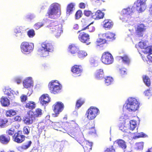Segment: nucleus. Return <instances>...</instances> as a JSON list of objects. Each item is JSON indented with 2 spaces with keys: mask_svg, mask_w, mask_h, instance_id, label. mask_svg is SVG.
Returning <instances> with one entry per match:
<instances>
[{
  "mask_svg": "<svg viewBox=\"0 0 152 152\" xmlns=\"http://www.w3.org/2000/svg\"><path fill=\"white\" fill-rule=\"evenodd\" d=\"M65 128L70 132L71 136L76 139L80 135L81 129L77 124L74 121L66 122L64 124Z\"/></svg>",
  "mask_w": 152,
  "mask_h": 152,
  "instance_id": "f257e3e1",
  "label": "nucleus"
},
{
  "mask_svg": "<svg viewBox=\"0 0 152 152\" xmlns=\"http://www.w3.org/2000/svg\"><path fill=\"white\" fill-rule=\"evenodd\" d=\"M46 21L49 23L47 27L56 37H59L63 33L62 25L56 21H49L47 20Z\"/></svg>",
  "mask_w": 152,
  "mask_h": 152,
  "instance_id": "f03ea898",
  "label": "nucleus"
},
{
  "mask_svg": "<svg viewBox=\"0 0 152 152\" xmlns=\"http://www.w3.org/2000/svg\"><path fill=\"white\" fill-rule=\"evenodd\" d=\"M140 105V103L136 99L130 97L128 99V103L125 107L129 111L135 112L139 109Z\"/></svg>",
  "mask_w": 152,
  "mask_h": 152,
  "instance_id": "7ed1b4c3",
  "label": "nucleus"
},
{
  "mask_svg": "<svg viewBox=\"0 0 152 152\" xmlns=\"http://www.w3.org/2000/svg\"><path fill=\"white\" fill-rule=\"evenodd\" d=\"M80 136L77 137L76 140L82 146L85 152H89L91 150L92 143L85 140L82 133L80 132Z\"/></svg>",
  "mask_w": 152,
  "mask_h": 152,
  "instance_id": "20e7f679",
  "label": "nucleus"
},
{
  "mask_svg": "<svg viewBox=\"0 0 152 152\" xmlns=\"http://www.w3.org/2000/svg\"><path fill=\"white\" fill-rule=\"evenodd\" d=\"M48 87L50 92L53 94H57L61 91L62 86L56 80H52L49 83Z\"/></svg>",
  "mask_w": 152,
  "mask_h": 152,
  "instance_id": "39448f33",
  "label": "nucleus"
},
{
  "mask_svg": "<svg viewBox=\"0 0 152 152\" xmlns=\"http://www.w3.org/2000/svg\"><path fill=\"white\" fill-rule=\"evenodd\" d=\"M21 52L24 53H29L32 52L34 48V44L33 43L26 41L22 42L20 45Z\"/></svg>",
  "mask_w": 152,
  "mask_h": 152,
  "instance_id": "423d86ee",
  "label": "nucleus"
},
{
  "mask_svg": "<svg viewBox=\"0 0 152 152\" xmlns=\"http://www.w3.org/2000/svg\"><path fill=\"white\" fill-rule=\"evenodd\" d=\"M102 62L106 64H110L114 61V58L112 54L108 51L103 53L101 58Z\"/></svg>",
  "mask_w": 152,
  "mask_h": 152,
  "instance_id": "0eeeda50",
  "label": "nucleus"
},
{
  "mask_svg": "<svg viewBox=\"0 0 152 152\" xmlns=\"http://www.w3.org/2000/svg\"><path fill=\"white\" fill-rule=\"evenodd\" d=\"M99 113V110L97 108L91 107L86 111V115L89 120L94 119Z\"/></svg>",
  "mask_w": 152,
  "mask_h": 152,
  "instance_id": "6e6552de",
  "label": "nucleus"
},
{
  "mask_svg": "<svg viewBox=\"0 0 152 152\" xmlns=\"http://www.w3.org/2000/svg\"><path fill=\"white\" fill-rule=\"evenodd\" d=\"M77 33H79L78 38L80 42L83 43H86L88 45L90 43L89 42L90 36L88 34L82 30L79 31Z\"/></svg>",
  "mask_w": 152,
  "mask_h": 152,
  "instance_id": "1a4fd4ad",
  "label": "nucleus"
},
{
  "mask_svg": "<svg viewBox=\"0 0 152 152\" xmlns=\"http://www.w3.org/2000/svg\"><path fill=\"white\" fill-rule=\"evenodd\" d=\"M59 11L58 15H60L61 14V11L60 10H58V6L57 4L55 3H54L51 4L49 8L48 9L47 14L49 17L52 18L53 16L56 15L57 13Z\"/></svg>",
  "mask_w": 152,
  "mask_h": 152,
  "instance_id": "9d476101",
  "label": "nucleus"
},
{
  "mask_svg": "<svg viewBox=\"0 0 152 152\" xmlns=\"http://www.w3.org/2000/svg\"><path fill=\"white\" fill-rule=\"evenodd\" d=\"M147 0H137L134 3V6L139 12H142L146 8V1Z\"/></svg>",
  "mask_w": 152,
  "mask_h": 152,
  "instance_id": "9b49d317",
  "label": "nucleus"
},
{
  "mask_svg": "<svg viewBox=\"0 0 152 152\" xmlns=\"http://www.w3.org/2000/svg\"><path fill=\"white\" fill-rule=\"evenodd\" d=\"M53 110L55 113L53 114V116L54 117H57L60 112H61L64 108L63 104L61 102H57L53 106Z\"/></svg>",
  "mask_w": 152,
  "mask_h": 152,
  "instance_id": "f8f14e48",
  "label": "nucleus"
},
{
  "mask_svg": "<svg viewBox=\"0 0 152 152\" xmlns=\"http://www.w3.org/2000/svg\"><path fill=\"white\" fill-rule=\"evenodd\" d=\"M25 136L23 134L22 131H19L15 133L12 136V138L14 142L20 143L25 140Z\"/></svg>",
  "mask_w": 152,
  "mask_h": 152,
  "instance_id": "ddd939ff",
  "label": "nucleus"
},
{
  "mask_svg": "<svg viewBox=\"0 0 152 152\" xmlns=\"http://www.w3.org/2000/svg\"><path fill=\"white\" fill-rule=\"evenodd\" d=\"M71 71L73 74L79 76L83 72V68L81 65L75 64L71 67Z\"/></svg>",
  "mask_w": 152,
  "mask_h": 152,
  "instance_id": "4468645a",
  "label": "nucleus"
},
{
  "mask_svg": "<svg viewBox=\"0 0 152 152\" xmlns=\"http://www.w3.org/2000/svg\"><path fill=\"white\" fill-rule=\"evenodd\" d=\"M29 112L28 113V116H25L23 119V121L24 123L27 125H29L33 124L34 121L35 119L32 115H31Z\"/></svg>",
  "mask_w": 152,
  "mask_h": 152,
  "instance_id": "2eb2a0df",
  "label": "nucleus"
},
{
  "mask_svg": "<svg viewBox=\"0 0 152 152\" xmlns=\"http://www.w3.org/2000/svg\"><path fill=\"white\" fill-rule=\"evenodd\" d=\"M145 30V26L143 24H140L137 26L136 30V33L138 37H142L143 33Z\"/></svg>",
  "mask_w": 152,
  "mask_h": 152,
  "instance_id": "dca6fc26",
  "label": "nucleus"
},
{
  "mask_svg": "<svg viewBox=\"0 0 152 152\" xmlns=\"http://www.w3.org/2000/svg\"><path fill=\"white\" fill-rule=\"evenodd\" d=\"M42 48H44L49 52H52L53 50V47L52 44L46 41L43 42L41 44Z\"/></svg>",
  "mask_w": 152,
  "mask_h": 152,
  "instance_id": "f3484780",
  "label": "nucleus"
},
{
  "mask_svg": "<svg viewBox=\"0 0 152 152\" xmlns=\"http://www.w3.org/2000/svg\"><path fill=\"white\" fill-rule=\"evenodd\" d=\"M139 46L141 49L145 48V53L150 55L152 54V46L146 47L144 42H140Z\"/></svg>",
  "mask_w": 152,
  "mask_h": 152,
  "instance_id": "a211bd4d",
  "label": "nucleus"
},
{
  "mask_svg": "<svg viewBox=\"0 0 152 152\" xmlns=\"http://www.w3.org/2000/svg\"><path fill=\"white\" fill-rule=\"evenodd\" d=\"M115 33L110 31L102 34V36L107 39V41H109L114 40L115 39Z\"/></svg>",
  "mask_w": 152,
  "mask_h": 152,
  "instance_id": "6ab92c4d",
  "label": "nucleus"
},
{
  "mask_svg": "<svg viewBox=\"0 0 152 152\" xmlns=\"http://www.w3.org/2000/svg\"><path fill=\"white\" fill-rule=\"evenodd\" d=\"M40 103L42 105H44L48 103L50 101V98L47 94L42 95L39 98Z\"/></svg>",
  "mask_w": 152,
  "mask_h": 152,
  "instance_id": "aec40b11",
  "label": "nucleus"
},
{
  "mask_svg": "<svg viewBox=\"0 0 152 152\" xmlns=\"http://www.w3.org/2000/svg\"><path fill=\"white\" fill-rule=\"evenodd\" d=\"M28 111L31 113V115H32L35 119L36 118L41 117L42 114V110L39 108L36 109L34 112L31 110Z\"/></svg>",
  "mask_w": 152,
  "mask_h": 152,
  "instance_id": "412c9836",
  "label": "nucleus"
},
{
  "mask_svg": "<svg viewBox=\"0 0 152 152\" xmlns=\"http://www.w3.org/2000/svg\"><path fill=\"white\" fill-rule=\"evenodd\" d=\"M113 25V22L110 19H105L103 21V26L105 28L110 29L112 27Z\"/></svg>",
  "mask_w": 152,
  "mask_h": 152,
  "instance_id": "4be33fe9",
  "label": "nucleus"
},
{
  "mask_svg": "<svg viewBox=\"0 0 152 152\" xmlns=\"http://www.w3.org/2000/svg\"><path fill=\"white\" fill-rule=\"evenodd\" d=\"M10 140L9 136L5 134H2L0 136V142L4 144L9 143Z\"/></svg>",
  "mask_w": 152,
  "mask_h": 152,
  "instance_id": "5701e85b",
  "label": "nucleus"
},
{
  "mask_svg": "<svg viewBox=\"0 0 152 152\" xmlns=\"http://www.w3.org/2000/svg\"><path fill=\"white\" fill-rule=\"evenodd\" d=\"M87 127L88 130V132L89 134H92L95 133L94 124L93 122H89L87 125Z\"/></svg>",
  "mask_w": 152,
  "mask_h": 152,
  "instance_id": "b1692460",
  "label": "nucleus"
},
{
  "mask_svg": "<svg viewBox=\"0 0 152 152\" xmlns=\"http://www.w3.org/2000/svg\"><path fill=\"white\" fill-rule=\"evenodd\" d=\"M104 76L103 69H100L97 70L94 74L95 78L97 79H101L103 78Z\"/></svg>",
  "mask_w": 152,
  "mask_h": 152,
  "instance_id": "393cba45",
  "label": "nucleus"
},
{
  "mask_svg": "<svg viewBox=\"0 0 152 152\" xmlns=\"http://www.w3.org/2000/svg\"><path fill=\"white\" fill-rule=\"evenodd\" d=\"M104 14L101 11L98 10L92 16L93 18L96 20L102 18L104 16Z\"/></svg>",
  "mask_w": 152,
  "mask_h": 152,
  "instance_id": "a878e982",
  "label": "nucleus"
},
{
  "mask_svg": "<svg viewBox=\"0 0 152 152\" xmlns=\"http://www.w3.org/2000/svg\"><path fill=\"white\" fill-rule=\"evenodd\" d=\"M33 82L30 78L26 79L23 82L24 87L26 88H28L32 86Z\"/></svg>",
  "mask_w": 152,
  "mask_h": 152,
  "instance_id": "bb28decb",
  "label": "nucleus"
},
{
  "mask_svg": "<svg viewBox=\"0 0 152 152\" xmlns=\"http://www.w3.org/2000/svg\"><path fill=\"white\" fill-rule=\"evenodd\" d=\"M134 8L133 7H128L126 9H123L122 11L123 15H126V16L131 15L132 14L133 12V10Z\"/></svg>",
  "mask_w": 152,
  "mask_h": 152,
  "instance_id": "cd10ccee",
  "label": "nucleus"
},
{
  "mask_svg": "<svg viewBox=\"0 0 152 152\" xmlns=\"http://www.w3.org/2000/svg\"><path fill=\"white\" fill-rule=\"evenodd\" d=\"M120 59L122 60V61L124 64L129 65L130 62V60L128 56L126 55H124L120 57Z\"/></svg>",
  "mask_w": 152,
  "mask_h": 152,
  "instance_id": "c85d7f7f",
  "label": "nucleus"
},
{
  "mask_svg": "<svg viewBox=\"0 0 152 152\" xmlns=\"http://www.w3.org/2000/svg\"><path fill=\"white\" fill-rule=\"evenodd\" d=\"M70 53L72 54H75L78 51V48L74 44H72L69 47Z\"/></svg>",
  "mask_w": 152,
  "mask_h": 152,
  "instance_id": "c756f323",
  "label": "nucleus"
},
{
  "mask_svg": "<svg viewBox=\"0 0 152 152\" xmlns=\"http://www.w3.org/2000/svg\"><path fill=\"white\" fill-rule=\"evenodd\" d=\"M37 53L38 54L43 57H45L48 56L49 54V52L46 51L44 48H39L37 50Z\"/></svg>",
  "mask_w": 152,
  "mask_h": 152,
  "instance_id": "7c9ffc66",
  "label": "nucleus"
},
{
  "mask_svg": "<svg viewBox=\"0 0 152 152\" xmlns=\"http://www.w3.org/2000/svg\"><path fill=\"white\" fill-rule=\"evenodd\" d=\"M0 102L3 106L7 107L10 104L9 100L7 98L4 97L3 96L1 98Z\"/></svg>",
  "mask_w": 152,
  "mask_h": 152,
  "instance_id": "2f4dec72",
  "label": "nucleus"
},
{
  "mask_svg": "<svg viewBox=\"0 0 152 152\" xmlns=\"http://www.w3.org/2000/svg\"><path fill=\"white\" fill-rule=\"evenodd\" d=\"M36 104L35 102L32 101H29L26 104L25 107L28 109L32 110L35 108Z\"/></svg>",
  "mask_w": 152,
  "mask_h": 152,
  "instance_id": "473e14b6",
  "label": "nucleus"
},
{
  "mask_svg": "<svg viewBox=\"0 0 152 152\" xmlns=\"http://www.w3.org/2000/svg\"><path fill=\"white\" fill-rule=\"evenodd\" d=\"M118 145L121 148L125 149L126 148V145L125 142L123 140L121 139L117 140L115 141Z\"/></svg>",
  "mask_w": 152,
  "mask_h": 152,
  "instance_id": "72a5a7b5",
  "label": "nucleus"
},
{
  "mask_svg": "<svg viewBox=\"0 0 152 152\" xmlns=\"http://www.w3.org/2000/svg\"><path fill=\"white\" fill-rule=\"evenodd\" d=\"M74 7V5L72 3L68 4L66 10L67 14L69 15L71 13V12L73 11V9Z\"/></svg>",
  "mask_w": 152,
  "mask_h": 152,
  "instance_id": "f704fd0d",
  "label": "nucleus"
},
{
  "mask_svg": "<svg viewBox=\"0 0 152 152\" xmlns=\"http://www.w3.org/2000/svg\"><path fill=\"white\" fill-rule=\"evenodd\" d=\"M16 114V112L15 110L11 109L7 110L6 112V115L7 117H11Z\"/></svg>",
  "mask_w": 152,
  "mask_h": 152,
  "instance_id": "c9c22d12",
  "label": "nucleus"
},
{
  "mask_svg": "<svg viewBox=\"0 0 152 152\" xmlns=\"http://www.w3.org/2000/svg\"><path fill=\"white\" fill-rule=\"evenodd\" d=\"M87 53L83 50H78L77 52V55L80 58H83L85 57L87 55Z\"/></svg>",
  "mask_w": 152,
  "mask_h": 152,
  "instance_id": "e433bc0d",
  "label": "nucleus"
},
{
  "mask_svg": "<svg viewBox=\"0 0 152 152\" xmlns=\"http://www.w3.org/2000/svg\"><path fill=\"white\" fill-rule=\"evenodd\" d=\"M143 80L145 84L148 87L151 85L150 80L148 77L147 75H144L142 77Z\"/></svg>",
  "mask_w": 152,
  "mask_h": 152,
  "instance_id": "4c0bfd02",
  "label": "nucleus"
},
{
  "mask_svg": "<svg viewBox=\"0 0 152 152\" xmlns=\"http://www.w3.org/2000/svg\"><path fill=\"white\" fill-rule=\"evenodd\" d=\"M113 78L111 77L107 76L105 78V83L107 86L112 84L113 82Z\"/></svg>",
  "mask_w": 152,
  "mask_h": 152,
  "instance_id": "58836bf2",
  "label": "nucleus"
},
{
  "mask_svg": "<svg viewBox=\"0 0 152 152\" xmlns=\"http://www.w3.org/2000/svg\"><path fill=\"white\" fill-rule=\"evenodd\" d=\"M31 143V141H29L26 144L23 145L19 147V148L20 149L22 150H26L30 147Z\"/></svg>",
  "mask_w": 152,
  "mask_h": 152,
  "instance_id": "ea45409f",
  "label": "nucleus"
},
{
  "mask_svg": "<svg viewBox=\"0 0 152 152\" xmlns=\"http://www.w3.org/2000/svg\"><path fill=\"white\" fill-rule=\"evenodd\" d=\"M47 23L46 21H44L43 23L37 22L34 25V27L37 30L45 25Z\"/></svg>",
  "mask_w": 152,
  "mask_h": 152,
  "instance_id": "a19ab883",
  "label": "nucleus"
},
{
  "mask_svg": "<svg viewBox=\"0 0 152 152\" xmlns=\"http://www.w3.org/2000/svg\"><path fill=\"white\" fill-rule=\"evenodd\" d=\"M144 142H143L136 143L135 144V148L137 150H142L143 148Z\"/></svg>",
  "mask_w": 152,
  "mask_h": 152,
  "instance_id": "79ce46f5",
  "label": "nucleus"
},
{
  "mask_svg": "<svg viewBox=\"0 0 152 152\" xmlns=\"http://www.w3.org/2000/svg\"><path fill=\"white\" fill-rule=\"evenodd\" d=\"M130 129L132 131L134 130L137 126V124L135 120H132L130 121Z\"/></svg>",
  "mask_w": 152,
  "mask_h": 152,
  "instance_id": "37998d69",
  "label": "nucleus"
},
{
  "mask_svg": "<svg viewBox=\"0 0 152 152\" xmlns=\"http://www.w3.org/2000/svg\"><path fill=\"white\" fill-rule=\"evenodd\" d=\"M22 30L20 27H17L14 30V32L16 34H20V38L21 39L23 38L24 35L22 33Z\"/></svg>",
  "mask_w": 152,
  "mask_h": 152,
  "instance_id": "c03bdc74",
  "label": "nucleus"
},
{
  "mask_svg": "<svg viewBox=\"0 0 152 152\" xmlns=\"http://www.w3.org/2000/svg\"><path fill=\"white\" fill-rule=\"evenodd\" d=\"M106 42L107 40L105 39L99 38L97 39L96 42L97 46H100L106 43Z\"/></svg>",
  "mask_w": 152,
  "mask_h": 152,
  "instance_id": "a18cd8bd",
  "label": "nucleus"
},
{
  "mask_svg": "<svg viewBox=\"0 0 152 152\" xmlns=\"http://www.w3.org/2000/svg\"><path fill=\"white\" fill-rule=\"evenodd\" d=\"M119 128L121 130L124 132L128 133L129 132V128L124 126L123 124L121 125Z\"/></svg>",
  "mask_w": 152,
  "mask_h": 152,
  "instance_id": "49530a36",
  "label": "nucleus"
},
{
  "mask_svg": "<svg viewBox=\"0 0 152 152\" xmlns=\"http://www.w3.org/2000/svg\"><path fill=\"white\" fill-rule=\"evenodd\" d=\"M84 102V101L81 99H80L77 101L76 103V107L77 108L80 107Z\"/></svg>",
  "mask_w": 152,
  "mask_h": 152,
  "instance_id": "de8ad7c7",
  "label": "nucleus"
},
{
  "mask_svg": "<svg viewBox=\"0 0 152 152\" xmlns=\"http://www.w3.org/2000/svg\"><path fill=\"white\" fill-rule=\"evenodd\" d=\"M12 90L10 88L7 89L6 88H5L4 90V94L8 96H11L13 95V94L12 92Z\"/></svg>",
  "mask_w": 152,
  "mask_h": 152,
  "instance_id": "09e8293b",
  "label": "nucleus"
},
{
  "mask_svg": "<svg viewBox=\"0 0 152 152\" xmlns=\"http://www.w3.org/2000/svg\"><path fill=\"white\" fill-rule=\"evenodd\" d=\"M6 133L8 135L13 136L15 133V130L14 129L10 128L6 131Z\"/></svg>",
  "mask_w": 152,
  "mask_h": 152,
  "instance_id": "8fccbe9b",
  "label": "nucleus"
},
{
  "mask_svg": "<svg viewBox=\"0 0 152 152\" xmlns=\"http://www.w3.org/2000/svg\"><path fill=\"white\" fill-rule=\"evenodd\" d=\"M147 136L143 132H140L139 133H137L136 135L135 136V138H139L141 137H147Z\"/></svg>",
  "mask_w": 152,
  "mask_h": 152,
  "instance_id": "3c124183",
  "label": "nucleus"
},
{
  "mask_svg": "<svg viewBox=\"0 0 152 152\" xmlns=\"http://www.w3.org/2000/svg\"><path fill=\"white\" fill-rule=\"evenodd\" d=\"M27 34L29 37L32 38L35 35L34 31L33 29H30L27 31Z\"/></svg>",
  "mask_w": 152,
  "mask_h": 152,
  "instance_id": "603ef678",
  "label": "nucleus"
},
{
  "mask_svg": "<svg viewBox=\"0 0 152 152\" xmlns=\"http://www.w3.org/2000/svg\"><path fill=\"white\" fill-rule=\"evenodd\" d=\"M8 122V121L7 118H4L0 119V126L1 127H3Z\"/></svg>",
  "mask_w": 152,
  "mask_h": 152,
  "instance_id": "864d4df0",
  "label": "nucleus"
},
{
  "mask_svg": "<svg viewBox=\"0 0 152 152\" xmlns=\"http://www.w3.org/2000/svg\"><path fill=\"white\" fill-rule=\"evenodd\" d=\"M30 127L28 126H25L23 128V132L25 134H28L30 133Z\"/></svg>",
  "mask_w": 152,
  "mask_h": 152,
  "instance_id": "5fc2aeb1",
  "label": "nucleus"
},
{
  "mask_svg": "<svg viewBox=\"0 0 152 152\" xmlns=\"http://www.w3.org/2000/svg\"><path fill=\"white\" fill-rule=\"evenodd\" d=\"M89 23H88L86 22H83L82 23V28L80 30H82L83 31H84V30H86L87 29V28L88 26V24Z\"/></svg>",
  "mask_w": 152,
  "mask_h": 152,
  "instance_id": "6e6d98bb",
  "label": "nucleus"
},
{
  "mask_svg": "<svg viewBox=\"0 0 152 152\" xmlns=\"http://www.w3.org/2000/svg\"><path fill=\"white\" fill-rule=\"evenodd\" d=\"M93 23L92 22L89 24H88V26L87 28V29L88 30V31L90 32H93L95 30V28L94 26H92L91 24Z\"/></svg>",
  "mask_w": 152,
  "mask_h": 152,
  "instance_id": "4d7b16f0",
  "label": "nucleus"
},
{
  "mask_svg": "<svg viewBox=\"0 0 152 152\" xmlns=\"http://www.w3.org/2000/svg\"><path fill=\"white\" fill-rule=\"evenodd\" d=\"M82 15V12L81 10H78L76 12L75 14V18L77 19L81 17Z\"/></svg>",
  "mask_w": 152,
  "mask_h": 152,
  "instance_id": "13d9d810",
  "label": "nucleus"
},
{
  "mask_svg": "<svg viewBox=\"0 0 152 152\" xmlns=\"http://www.w3.org/2000/svg\"><path fill=\"white\" fill-rule=\"evenodd\" d=\"M52 126L54 129L56 130H58V129L60 128L61 126V125L59 122L54 123L53 124Z\"/></svg>",
  "mask_w": 152,
  "mask_h": 152,
  "instance_id": "bf43d9fd",
  "label": "nucleus"
},
{
  "mask_svg": "<svg viewBox=\"0 0 152 152\" xmlns=\"http://www.w3.org/2000/svg\"><path fill=\"white\" fill-rule=\"evenodd\" d=\"M21 101L22 102H25L27 99V96L25 95H22L20 97Z\"/></svg>",
  "mask_w": 152,
  "mask_h": 152,
  "instance_id": "052dcab7",
  "label": "nucleus"
},
{
  "mask_svg": "<svg viewBox=\"0 0 152 152\" xmlns=\"http://www.w3.org/2000/svg\"><path fill=\"white\" fill-rule=\"evenodd\" d=\"M14 121L20 122L22 120L21 117L19 115H16L13 118Z\"/></svg>",
  "mask_w": 152,
  "mask_h": 152,
  "instance_id": "680f3d73",
  "label": "nucleus"
},
{
  "mask_svg": "<svg viewBox=\"0 0 152 152\" xmlns=\"http://www.w3.org/2000/svg\"><path fill=\"white\" fill-rule=\"evenodd\" d=\"M104 152H115V151L113 147L112 146L111 147L107 148Z\"/></svg>",
  "mask_w": 152,
  "mask_h": 152,
  "instance_id": "e2e57ef3",
  "label": "nucleus"
},
{
  "mask_svg": "<svg viewBox=\"0 0 152 152\" xmlns=\"http://www.w3.org/2000/svg\"><path fill=\"white\" fill-rule=\"evenodd\" d=\"M84 13L85 15L88 17L90 16L92 13L91 11L85 10L84 11Z\"/></svg>",
  "mask_w": 152,
  "mask_h": 152,
  "instance_id": "0e129e2a",
  "label": "nucleus"
},
{
  "mask_svg": "<svg viewBox=\"0 0 152 152\" xmlns=\"http://www.w3.org/2000/svg\"><path fill=\"white\" fill-rule=\"evenodd\" d=\"M120 73L122 75H125L126 74V71L124 69L120 70Z\"/></svg>",
  "mask_w": 152,
  "mask_h": 152,
  "instance_id": "69168bd1",
  "label": "nucleus"
},
{
  "mask_svg": "<svg viewBox=\"0 0 152 152\" xmlns=\"http://www.w3.org/2000/svg\"><path fill=\"white\" fill-rule=\"evenodd\" d=\"M79 7L81 9H84L85 7V4L83 3H80L79 4Z\"/></svg>",
  "mask_w": 152,
  "mask_h": 152,
  "instance_id": "338daca9",
  "label": "nucleus"
},
{
  "mask_svg": "<svg viewBox=\"0 0 152 152\" xmlns=\"http://www.w3.org/2000/svg\"><path fill=\"white\" fill-rule=\"evenodd\" d=\"M147 58L148 61H149V62H152V57L149 54L147 56Z\"/></svg>",
  "mask_w": 152,
  "mask_h": 152,
  "instance_id": "774afa93",
  "label": "nucleus"
}]
</instances>
